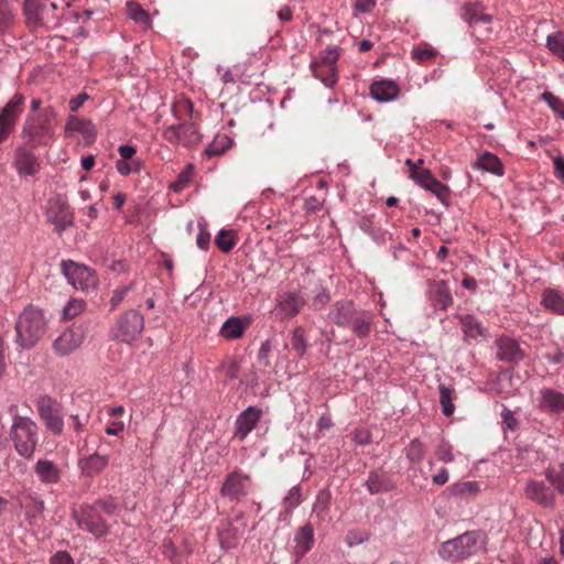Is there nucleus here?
<instances>
[{
	"instance_id": "obj_4",
	"label": "nucleus",
	"mask_w": 564,
	"mask_h": 564,
	"mask_svg": "<svg viewBox=\"0 0 564 564\" xmlns=\"http://www.w3.org/2000/svg\"><path fill=\"white\" fill-rule=\"evenodd\" d=\"M481 549V535L471 531L445 541L438 549V555L445 561H460Z\"/></svg>"
},
{
	"instance_id": "obj_30",
	"label": "nucleus",
	"mask_w": 564,
	"mask_h": 564,
	"mask_svg": "<svg viewBox=\"0 0 564 564\" xmlns=\"http://www.w3.org/2000/svg\"><path fill=\"white\" fill-rule=\"evenodd\" d=\"M497 357L500 360L517 362L522 359L523 354L517 340L510 337H500L496 341Z\"/></svg>"
},
{
	"instance_id": "obj_40",
	"label": "nucleus",
	"mask_w": 564,
	"mask_h": 564,
	"mask_svg": "<svg viewBox=\"0 0 564 564\" xmlns=\"http://www.w3.org/2000/svg\"><path fill=\"white\" fill-rule=\"evenodd\" d=\"M365 486L371 495L389 491L392 488L391 481L383 475L376 471L369 475Z\"/></svg>"
},
{
	"instance_id": "obj_60",
	"label": "nucleus",
	"mask_w": 564,
	"mask_h": 564,
	"mask_svg": "<svg viewBox=\"0 0 564 564\" xmlns=\"http://www.w3.org/2000/svg\"><path fill=\"white\" fill-rule=\"evenodd\" d=\"M330 295L327 290H322L318 292L313 301H312V307L316 311H319L325 307V305L329 302Z\"/></svg>"
},
{
	"instance_id": "obj_11",
	"label": "nucleus",
	"mask_w": 564,
	"mask_h": 564,
	"mask_svg": "<svg viewBox=\"0 0 564 564\" xmlns=\"http://www.w3.org/2000/svg\"><path fill=\"white\" fill-rule=\"evenodd\" d=\"M24 96L14 94L0 111V143L13 131L17 121L22 112Z\"/></svg>"
},
{
	"instance_id": "obj_28",
	"label": "nucleus",
	"mask_w": 564,
	"mask_h": 564,
	"mask_svg": "<svg viewBox=\"0 0 564 564\" xmlns=\"http://www.w3.org/2000/svg\"><path fill=\"white\" fill-rule=\"evenodd\" d=\"M525 495L543 507H552L554 505V494L540 481L530 480L525 486Z\"/></svg>"
},
{
	"instance_id": "obj_34",
	"label": "nucleus",
	"mask_w": 564,
	"mask_h": 564,
	"mask_svg": "<svg viewBox=\"0 0 564 564\" xmlns=\"http://www.w3.org/2000/svg\"><path fill=\"white\" fill-rule=\"evenodd\" d=\"M65 132H78L84 138H94L96 134L95 126L90 120L79 119L75 116H70L65 126Z\"/></svg>"
},
{
	"instance_id": "obj_8",
	"label": "nucleus",
	"mask_w": 564,
	"mask_h": 564,
	"mask_svg": "<svg viewBox=\"0 0 564 564\" xmlns=\"http://www.w3.org/2000/svg\"><path fill=\"white\" fill-rule=\"evenodd\" d=\"M36 408L46 429L54 435L62 434L64 430V419L61 404L51 397L43 395L39 398Z\"/></svg>"
},
{
	"instance_id": "obj_7",
	"label": "nucleus",
	"mask_w": 564,
	"mask_h": 564,
	"mask_svg": "<svg viewBox=\"0 0 564 564\" xmlns=\"http://www.w3.org/2000/svg\"><path fill=\"white\" fill-rule=\"evenodd\" d=\"M61 268L62 273L73 288L82 291H88L96 288L97 276L90 268L72 260H63Z\"/></svg>"
},
{
	"instance_id": "obj_63",
	"label": "nucleus",
	"mask_w": 564,
	"mask_h": 564,
	"mask_svg": "<svg viewBox=\"0 0 564 564\" xmlns=\"http://www.w3.org/2000/svg\"><path fill=\"white\" fill-rule=\"evenodd\" d=\"M50 564H74V560L66 551H58L50 558Z\"/></svg>"
},
{
	"instance_id": "obj_44",
	"label": "nucleus",
	"mask_w": 564,
	"mask_h": 564,
	"mask_svg": "<svg viewBox=\"0 0 564 564\" xmlns=\"http://www.w3.org/2000/svg\"><path fill=\"white\" fill-rule=\"evenodd\" d=\"M291 347L299 355V357H303L306 354L307 340L303 327L297 326L293 329L291 335Z\"/></svg>"
},
{
	"instance_id": "obj_12",
	"label": "nucleus",
	"mask_w": 564,
	"mask_h": 564,
	"mask_svg": "<svg viewBox=\"0 0 564 564\" xmlns=\"http://www.w3.org/2000/svg\"><path fill=\"white\" fill-rule=\"evenodd\" d=\"M46 216L58 234H62L73 226V214L68 204L62 198H55L48 202Z\"/></svg>"
},
{
	"instance_id": "obj_59",
	"label": "nucleus",
	"mask_w": 564,
	"mask_h": 564,
	"mask_svg": "<svg viewBox=\"0 0 564 564\" xmlns=\"http://www.w3.org/2000/svg\"><path fill=\"white\" fill-rule=\"evenodd\" d=\"M354 10L357 14L369 13L373 10L378 0H352Z\"/></svg>"
},
{
	"instance_id": "obj_1",
	"label": "nucleus",
	"mask_w": 564,
	"mask_h": 564,
	"mask_svg": "<svg viewBox=\"0 0 564 564\" xmlns=\"http://www.w3.org/2000/svg\"><path fill=\"white\" fill-rule=\"evenodd\" d=\"M56 111L53 107L43 108L37 115H28L21 138L31 148L48 147L55 140Z\"/></svg>"
},
{
	"instance_id": "obj_49",
	"label": "nucleus",
	"mask_w": 564,
	"mask_h": 564,
	"mask_svg": "<svg viewBox=\"0 0 564 564\" xmlns=\"http://www.w3.org/2000/svg\"><path fill=\"white\" fill-rule=\"evenodd\" d=\"M215 243L223 252H229L236 246L232 231L221 229L215 238Z\"/></svg>"
},
{
	"instance_id": "obj_13",
	"label": "nucleus",
	"mask_w": 564,
	"mask_h": 564,
	"mask_svg": "<svg viewBox=\"0 0 564 564\" xmlns=\"http://www.w3.org/2000/svg\"><path fill=\"white\" fill-rule=\"evenodd\" d=\"M250 486L249 476L235 470L226 477L220 494L230 500L239 499L248 495Z\"/></svg>"
},
{
	"instance_id": "obj_53",
	"label": "nucleus",
	"mask_w": 564,
	"mask_h": 564,
	"mask_svg": "<svg viewBox=\"0 0 564 564\" xmlns=\"http://www.w3.org/2000/svg\"><path fill=\"white\" fill-rule=\"evenodd\" d=\"M25 513L28 519L30 520V523L35 524L37 517H40L44 511V502L41 499L34 498L33 506H25Z\"/></svg>"
},
{
	"instance_id": "obj_16",
	"label": "nucleus",
	"mask_w": 564,
	"mask_h": 564,
	"mask_svg": "<svg viewBox=\"0 0 564 564\" xmlns=\"http://www.w3.org/2000/svg\"><path fill=\"white\" fill-rule=\"evenodd\" d=\"M538 406L553 414L564 413V394L560 391L544 388L539 391Z\"/></svg>"
},
{
	"instance_id": "obj_33",
	"label": "nucleus",
	"mask_w": 564,
	"mask_h": 564,
	"mask_svg": "<svg viewBox=\"0 0 564 564\" xmlns=\"http://www.w3.org/2000/svg\"><path fill=\"white\" fill-rule=\"evenodd\" d=\"M243 533L245 528L240 529L236 527L234 522H228L226 527L218 532L221 547L227 550L235 547Z\"/></svg>"
},
{
	"instance_id": "obj_24",
	"label": "nucleus",
	"mask_w": 564,
	"mask_h": 564,
	"mask_svg": "<svg viewBox=\"0 0 564 564\" xmlns=\"http://www.w3.org/2000/svg\"><path fill=\"white\" fill-rule=\"evenodd\" d=\"M303 305V299L295 292H285L276 297V310L284 318L295 316Z\"/></svg>"
},
{
	"instance_id": "obj_27",
	"label": "nucleus",
	"mask_w": 564,
	"mask_h": 564,
	"mask_svg": "<svg viewBox=\"0 0 564 564\" xmlns=\"http://www.w3.org/2000/svg\"><path fill=\"white\" fill-rule=\"evenodd\" d=\"M473 167L478 171L490 173L495 176L501 177L505 175V166L501 160L492 152L486 151L478 155L473 163Z\"/></svg>"
},
{
	"instance_id": "obj_48",
	"label": "nucleus",
	"mask_w": 564,
	"mask_h": 564,
	"mask_svg": "<svg viewBox=\"0 0 564 564\" xmlns=\"http://www.w3.org/2000/svg\"><path fill=\"white\" fill-rule=\"evenodd\" d=\"M424 454L425 448L419 440H413L405 448V455L412 464H420Z\"/></svg>"
},
{
	"instance_id": "obj_18",
	"label": "nucleus",
	"mask_w": 564,
	"mask_h": 564,
	"mask_svg": "<svg viewBox=\"0 0 564 564\" xmlns=\"http://www.w3.org/2000/svg\"><path fill=\"white\" fill-rule=\"evenodd\" d=\"M262 411L257 406H248L236 420L235 436L245 440L261 417Z\"/></svg>"
},
{
	"instance_id": "obj_39",
	"label": "nucleus",
	"mask_w": 564,
	"mask_h": 564,
	"mask_svg": "<svg viewBox=\"0 0 564 564\" xmlns=\"http://www.w3.org/2000/svg\"><path fill=\"white\" fill-rule=\"evenodd\" d=\"M127 14L133 20L135 23L142 25L143 28H151L152 20L149 13L141 7L140 3L134 1H128L127 4Z\"/></svg>"
},
{
	"instance_id": "obj_22",
	"label": "nucleus",
	"mask_w": 564,
	"mask_h": 564,
	"mask_svg": "<svg viewBox=\"0 0 564 564\" xmlns=\"http://www.w3.org/2000/svg\"><path fill=\"white\" fill-rule=\"evenodd\" d=\"M427 292L435 307L446 310L453 303L449 286L444 280L430 281Z\"/></svg>"
},
{
	"instance_id": "obj_52",
	"label": "nucleus",
	"mask_w": 564,
	"mask_h": 564,
	"mask_svg": "<svg viewBox=\"0 0 564 564\" xmlns=\"http://www.w3.org/2000/svg\"><path fill=\"white\" fill-rule=\"evenodd\" d=\"M370 538L369 533L364 530H350L347 532L346 535V544L349 547L362 544L364 542L368 541Z\"/></svg>"
},
{
	"instance_id": "obj_3",
	"label": "nucleus",
	"mask_w": 564,
	"mask_h": 564,
	"mask_svg": "<svg viewBox=\"0 0 564 564\" xmlns=\"http://www.w3.org/2000/svg\"><path fill=\"white\" fill-rule=\"evenodd\" d=\"M10 438L20 456L31 458L39 442V426L29 416L14 414L10 429Z\"/></svg>"
},
{
	"instance_id": "obj_2",
	"label": "nucleus",
	"mask_w": 564,
	"mask_h": 564,
	"mask_svg": "<svg viewBox=\"0 0 564 564\" xmlns=\"http://www.w3.org/2000/svg\"><path fill=\"white\" fill-rule=\"evenodd\" d=\"M44 312L33 305L25 307L15 323L17 344L23 349H31L44 336L47 328Z\"/></svg>"
},
{
	"instance_id": "obj_58",
	"label": "nucleus",
	"mask_w": 564,
	"mask_h": 564,
	"mask_svg": "<svg viewBox=\"0 0 564 564\" xmlns=\"http://www.w3.org/2000/svg\"><path fill=\"white\" fill-rule=\"evenodd\" d=\"M273 348V340L272 339H265L258 351V359L263 366H269V355L272 351Z\"/></svg>"
},
{
	"instance_id": "obj_50",
	"label": "nucleus",
	"mask_w": 564,
	"mask_h": 564,
	"mask_svg": "<svg viewBox=\"0 0 564 564\" xmlns=\"http://www.w3.org/2000/svg\"><path fill=\"white\" fill-rule=\"evenodd\" d=\"M220 369L225 375L226 381H232L239 376V361L237 359L228 358L221 362Z\"/></svg>"
},
{
	"instance_id": "obj_47",
	"label": "nucleus",
	"mask_w": 564,
	"mask_h": 564,
	"mask_svg": "<svg viewBox=\"0 0 564 564\" xmlns=\"http://www.w3.org/2000/svg\"><path fill=\"white\" fill-rule=\"evenodd\" d=\"M540 100L544 101L549 108L562 120H564V100L550 91H544L540 96Z\"/></svg>"
},
{
	"instance_id": "obj_35",
	"label": "nucleus",
	"mask_w": 564,
	"mask_h": 564,
	"mask_svg": "<svg viewBox=\"0 0 564 564\" xmlns=\"http://www.w3.org/2000/svg\"><path fill=\"white\" fill-rule=\"evenodd\" d=\"M481 485L479 481L467 480L458 481L449 487V491L454 497L460 499H469L477 496L480 492Z\"/></svg>"
},
{
	"instance_id": "obj_14",
	"label": "nucleus",
	"mask_w": 564,
	"mask_h": 564,
	"mask_svg": "<svg viewBox=\"0 0 564 564\" xmlns=\"http://www.w3.org/2000/svg\"><path fill=\"white\" fill-rule=\"evenodd\" d=\"M410 177L421 187L433 193L443 204L446 203L448 187L435 178L429 170L413 172Z\"/></svg>"
},
{
	"instance_id": "obj_20",
	"label": "nucleus",
	"mask_w": 564,
	"mask_h": 564,
	"mask_svg": "<svg viewBox=\"0 0 564 564\" xmlns=\"http://www.w3.org/2000/svg\"><path fill=\"white\" fill-rule=\"evenodd\" d=\"M252 322L251 316H230L227 318L221 327L220 335L227 340H234L240 338Z\"/></svg>"
},
{
	"instance_id": "obj_38",
	"label": "nucleus",
	"mask_w": 564,
	"mask_h": 564,
	"mask_svg": "<svg viewBox=\"0 0 564 564\" xmlns=\"http://www.w3.org/2000/svg\"><path fill=\"white\" fill-rule=\"evenodd\" d=\"M234 144L232 138L228 134H216L214 140L205 149V154L208 158L218 156L226 150L230 149Z\"/></svg>"
},
{
	"instance_id": "obj_43",
	"label": "nucleus",
	"mask_w": 564,
	"mask_h": 564,
	"mask_svg": "<svg viewBox=\"0 0 564 564\" xmlns=\"http://www.w3.org/2000/svg\"><path fill=\"white\" fill-rule=\"evenodd\" d=\"M15 14L6 0H0V34L6 33L14 23Z\"/></svg>"
},
{
	"instance_id": "obj_45",
	"label": "nucleus",
	"mask_w": 564,
	"mask_h": 564,
	"mask_svg": "<svg viewBox=\"0 0 564 564\" xmlns=\"http://www.w3.org/2000/svg\"><path fill=\"white\" fill-rule=\"evenodd\" d=\"M546 47L552 54L564 61V33L555 32L547 35Z\"/></svg>"
},
{
	"instance_id": "obj_21",
	"label": "nucleus",
	"mask_w": 564,
	"mask_h": 564,
	"mask_svg": "<svg viewBox=\"0 0 564 564\" xmlns=\"http://www.w3.org/2000/svg\"><path fill=\"white\" fill-rule=\"evenodd\" d=\"M338 57L339 52L337 47H327L321 53L318 59L312 62V64L325 66L327 77L324 78V85L328 88H332L337 83L336 62Z\"/></svg>"
},
{
	"instance_id": "obj_15",
	"label": "nucleus",
	"mask_w": 564,
	"mask_h": 564,
	"mask_svg": "<svg viewBox=\"0 0 564 564\" xmlns=\"http://www.w3.org/2000/svg\"><path fill=\"white\" fill-rule=\"evenodd\" d=\"M34 474L39 481L45 486L56 485L62 478L59 466L55 462L46 458H41L35 463Z\"/></svg>"
},
{
	"instance_id": "obj_61",
	"label": "nucleus",
	"mask_w": 564,
	"mask_h": 564,
	"mask_svg": "<svg viewBox=\"0 0 564 564\" xmlns=\"http://www.w3.org/2000/svg\"><path fill=\"white\" fill-rule=\"evenodd\" d=\"M435 55H436V52L431 47H424V48L417 47L412 51L413 58H415L420 62L429 61V59L433 58Z\"/></svg>"
},
{
	"instance_id": "obj_42",
	"label": "nucleus",
	"mask_w": 564,
	"mask_h": 564,
	"mask_svg": "<svg viewBox=\"0 0 564 564\" xmlns=\"http://www.w3.org/2000/svg\"><path fill=\"white\" fill-rule=\"evenodd\" d=\"M303 501L302 488L300 485L293 486L283 498V506L288 514L292 513Z\"/></svg>"
},
{
	"instance_id": "obj_25",
	"label": "nucleus",
	"mask_w": 564,
	"mask_h": 564,
	"mask_svg": "<svg viewBox=\"0 0 564 564\" xmlns=\"http://www.w3.org/2000/svg\"><path fill=\"white\" fill-rule=\"evenodd\" d=\"M109 464V456L98 453L90 454L78 460V468L83 476L95 477Z\"/></svg>"
},
{
	"instance_id": "obj_41",
	"label": "nucleus",
	"mask_w": 564,
	"mask_h": 564,
	"mask_svg": "<svg viewBox=\"0 0 564 564\" xmlns=\"http://www.w3.org/2000/svg\"><path fill=\"white\" fill-rule=\"evenodd\" d=\"M544 476L561 495H564V463L546 468Z\"/></svg>"
},
{
	"instance_id": "obj_17",
	"label": "nucleus",
	"mask_w": 564,
	"mask_h": 564,
	"mask_svg": "<svg viewBox=\"0 0 564 564\" xmlns=\"http://www.w3.org/2000/svg\"><path fill=\"white\" fill-rule=\"evenodd\" d=\"M354 302L341 300L335 302L327 314V319L339 327H347L356 314Z\"/></svg>"
},
{
	"instance_id": "obj_19",
	"label": "nucleus",
	"mask_w": 564,
	"mask_h": 564,
	"mask_svg": "<svg viewBox=\"0 0 564 564\" xmlns=\"http://www.w3.org/2000/svg\"><path fill=\"white\" fill-rule=\"evenodd\" d=\"M14 166L20 176H33L39 171V162L31 150L18 147L14 155Z\"/></svg>"
},
{
	"instance_id": "obj_51",
	"label": "nucleus",
	"mask_w": 564,
	"mask_h": 564,
	"mask_svg": "<svg viewBox=\"0 0 564 564\" xmlns=\"http://www.w3.org/2000/svg\"><path fill=\"white\" fill-rule=\"evenodd\" d=\"M84 308V302L80 300H70L62 311L63 319H72L80 314Z\"/></svg>"
},
{
	"instance_id": "obj_57",
	"label": "nucleus",
	"mask_w": 564,
	"mask_h": 564,
	"mask_svg": "<svg viewBox=\"0 0 564 564\" xmlns=\"http://www.w3.org/2000/svg\"><path fill=\"white\" fill-rule=\"evenodd\" d=\"M359 228L367 235H369L375 241H379L380 239H382V235H380L376 229H375V226H373V223L370 218L368 217H362L360 220H359Z\"/></svg>"
},
{
	"instance_id": "obj_55",
	"label": "nucleus",
	"mask_w": 564,
	"mask_h": 564,
	"mask_svg": "<svg viewBox=\"0 0 564 564\" xmlns=\"http://www.w3.org/2000/svg\"><path fill=\"white\" fill-rule=\"evenodd\" d=\"M95 509H101L107 514H112L118 508V503L113 497L98 499L93 505Z\"/></svg>"
},
{
	"instance_id": "obj_64",
	"label": "nucleus",
	"mask_w": 564,
	"mask_h": 564,
	"mask_svg": "<svg viewBox=\"0 0 564 564\" xmlns=\"http://www.w3.org/2000/svg\"><path fill=\"white\" fill-rule=\"evenodd\" d=\"M554 175L557 180L564 181V158L556 155L553 158Z\"/></svg>"
},
{
	"instance_id": "obj_9",
	"label": "nucleus",
	"mask_w": 564,
	"mask_h": 564,
	"mask_svg": "<svg viewBox=\"0 0 564 564\" xmlns=\"http://www.w3.org/2000/svg\"><path fill=\"white\" fill-rule=\"evenodd\" d=\"M84 325H72L63 330L53 341V350L57 356L64 357L77 350L86 338Z\"/></svg>"
},
{
	"instance_id": "obj_5",
	"label": "nucleus",
	"mask_w": 564,
	"mask_h": 564,
	"mask_svg": "<svg viewBox=\"0 0 564 564\" xmlns=\"http://www.w3.org/2000/svg\"><path fill=\"white\" fill-rule=\"evenodd\" d=\"M143 328V315L137 310H129L117 319L110 332L113 338L131 344L140 336Z\"/></svg>"
},
{
	"instance_id": "obj_32",
	"label": "nucleus",
	"mask_w": 564,
	"mask_h": 564,
	"mask_svg": "<svg viewBox=\"0 0 564 564\" xmlns=\"http://www.w3.org/2000/svg\"><path fill=\"white\" fill-rule=\"evenodd\" d=\"M541 305L546 311L564 316V293L555 289H545L541 295Z\"/></svg>"
},
{
	"instance_id": "obj_10",
	"label": "nucleus",
	"mask_w": 564,
	"mask_h": 564,
	"mask_svg": "<svg viewBox=\"0 0 564 564\" xmlns=\"http://www.w3.org/2000/svg\"><path fill=\"white\" fill-rule=\"evenodd\" d=\"M163 138L172 144L191 148L199 143L202 135L194 123L184 122L169 126L163 131Z\"/></svg>"
},
{
	"instance_id": "obj_23",
	"label": "nucleus",
	"mask_w": 564,
	"mask_h": 564,
	"mask_svg": "<svg viewBox=\"0 0 564 564\" xmlns=\"http://www.w3.org/2000/svg\"><path fill=\"white\" fill-rule=\"evenodd\" d=\"M314 544V529L311 523L302 525L294 535L293 554L296 562L311 551Z\"/></svg>"
},
{
	"instance_id": "obj_56",
	"label": "nucleus",
	"mask_w": 564,
	"mask_h": 564,
	"mask_svg": "<svg viewBox=\"0 0 564 564\" xmlns=\"http://www.w3.org/2000/svg\"><path fill=\"white\" fill-rule=\"evenodd\" d=\"M131 290V285H124L117 288L111 295V299L109 301L110 304V311H115L120 303L124 300V297L128 295L129 291Z\"/></svg>"
},
{
	"instance_id": "obj_29",
	"label": "nucleus",
	"mask_w": 564,
	"mask_h": 564,
	"mask_svg": "<svg viewBox=\"0 0 564 564\" xmlns=\"http://www.w3.org/2000/svg\"><path fill=\"white\" fill-rule=\"evenodd\" d=\"M330 502L332 492L329 488L321 489L313 503L311 518L316 519L318 523L329 520Z\"/></svg>"
},
{
	"instance_id": "obj_54",
	"label": "nucleus",
	"mask_w": 564,
	"mask_h": 564,
	"mask_svg": "<svg viewBox=\"0 0 564 564\" xmlns=\"http://www.w3.org/2000/svg\"><path fill=\"white\" fill-rule=\"evenodd\" d=\"M192 176V165H188L187 169L181 172L177 176V180L171 185V188L175 193L182 192L189 183Z\"/></svg>"
},
{
	"instance_id": "obj_36",
	"label": "nucleus",
	"mask_w": 564,
	"mask_h": 564,
	"mask_svg": "<svg viewBox=\"0 0 564 564\" xmlns=\"http://www.w3.org/2000/svg\"><path fill=\"white\" fill-rule=\"evenodd\" d=\"M458 319L466 338L475 339L484 335L485 328L475 316L469 314L459 315Z\"/></svg>"
},
{
	"instance_id": "obj_26",
	"label": "nucleus",
	"mask_w": 564,
	"mask_h": 564,
	"mask_svg": "<svg viewBox=\"0 0 564 564\" xmlns=\"http://www.w3.org/2000/svg\"><path fill=\"white\" fill-rule=\"evenodd\" d=\"M400 88L398 84L391 79L375 82L370 86L371 97L379 102H388L398 98Z\"/></svg>"
},
{
	"instance_id": "obj_6",
	"label": "nucleus",
	"mask_w": 564,
	"mask_h": 564,
	"mask_svg": "<svg viewBox=\"0 0 564 564\" xmlns=\"http://www.w3.org/2000/svg\"><path fill=\"white\" fill-rule=\"evenodd\" d=\"M72 517L80 530H84L95 538L100 539L109 533L106 520L98 513L94 506L83 505L74 509Z\"/></svg>"
},
{
	"instance_id": "obj_31",
	"label": "nucleus",
	"mask_w": 564,
	"mask_h": 564,
	"mask_svg": "<svg viewBox=\"0 0 564 564\" xmlns=\"http://www.w3.org/2000/svg\"><path fill=\"white\" fill-rule=\"evenodd\" d=\"M373 323V314L369 311L357 310L351 318V323L347 326L357 337H366L371 330Z\"/></svg>"
},
{
	"instance_id": "obj_37",
	"label": "nucleus",
	"mask_w": 564,
	"mask_h": 564,
	"mask_svg": "<svg viewBox=\"0 0 564 564\" xmlns=\"http://www.w3.org/2000/svg\"><path fill=\"white\" fill-rule=\"evenodd\" d=\"M463 19L469 24L470 28L477 29L479 22H491L492 17L484 13L478 4H469L464 8Z\"/></svg>"
},
{
	"instance_id": "obj_62",
	"label": "nucleus",
	"mask_w": 564,
	"mask_h": 564,
	"mask_svg": "<svg viewBox=\"0 0 564 564\" xmlns=\"http://www.w3.org/2000/svg\"><path fill=\"white\" fill-rule=\"evenodd\" d=\"M501 419L505 427L510 431H513L518 425V421L514 417L513 412L507 408H503L501 411Z\"/></svg>"
},
{
	"instance_id": "obj_46",
	"label": "nucleus",
	"mask_w": 564,
	"mask_h": 564,
	"mask_svg": "<svg viewBox=\"0 0 564 564\" xmlns=\"http://www.w3.org/2000/svg\"><path fill=\"white\" fill-rule=\"evenodd\" d=\"M438 390L443 414L445 416H451L454 413V404L452 402L454 390L445 384H440Z\"/></svg>"
}]
</instances>
